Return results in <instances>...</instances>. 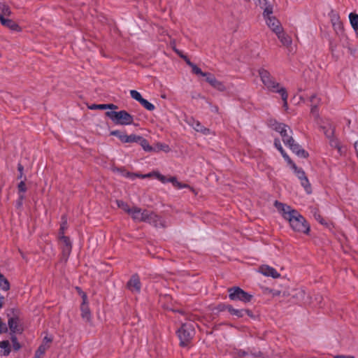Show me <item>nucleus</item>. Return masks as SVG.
<instances>
[{"label":"nucleus","mask_w":358,"mask_h":358,"mask_svg":"<svg viewBox=\"0 0 358 358\" xmlns=\"http://www.w3.org/2000/svg\"><path fill=\"white\" fill-rule=\"evenodd\" d=\"M274 206L281 214L282 217L287 220L291 228L296 232L308 234L310 231V225L296 210L291 206L278 201L274 202Z\"/></svg>","instance_id":"obj_1"},{"label":"nucleus","mask_w":358,"mask_h":358,"mask_svg":"<svg viewBox=\"0 0 358 358\" xmlns=\"http://www.w3.org/2000/svg\"><path fill=\"white\" fill-rule=\"evenodd\" d=\"M272 127L275 131L280 133L284 144L298 157L302 158L308 157V153L295 142L292 137V130L288 125L274 121Z\"/></svg>","instance_id":"obj_2"},{"label":"nucleus","mask_w":358,"mask_h":358,"mask_svg":"<svg viewBox=\"0 0 358 358\" xmlns=\"http://www.w3.org/2000/svg\"><path fill=\"white\" fill-rule=\"evenodd\" d=\"M176 334L180 340V346L183 348L188 346L195 334L194 324L191 322L182 324L176 331Z\"/></svg>","instance_id":"obj_3"},{"label":"nucleus","mask_w":358,"mask_h":358,"mask_svg":"<svg viewBox=\"0 0 358 358\" xmlns=\"http://www.w3.org/2000/svg\"><path fill=\"white\" fill-rule=\"evenodd\" d=\"M106 115L115 124L130 125L134 122V117L124 110L120 111H107Z\"/></svg>","instance_id":"obj_4"},{"label":"nucleus","mask_w":358,"mask_h":358,"mask_svg":"<svg viewBox=\"0 0 358 358\" xmlns=\"http://www.w3.org/2000/svg\"><path fill=\"white\" fill-rule=\"evenodd\" d=\"M258 73L264 85L269 91L278 93V90L281 87L280 85L275 80L271 73L264 68H260L258 70Z\"/></svg>","instance_id":"obj_5"},{"label":"nucleus","mask_w":358,"mask_h":358,"mask_svg":"<svg viewBox=\"0 0 358 358\" xmlns=\"http://www.w3.org/2000/svg\"><path fill=\"white\" fill-rule=\"evenodd\" d=\"M229 298L231 301H240L243 303L250 302L253 296L248 292H245L239 287H232L228 289Z\"/></svg>","instance_id":"obj_6"},{"label":"nucleus","mask_w":358,"mask_h":358,"mask_svg":"<svg viewBox=\"0 0 358 358\" xmlns=\"http://www.w3.org/2000/svg\"><path fill=\"white\" fill-rule=\"evenodd\" d=\"M143 222L149 223L155 227H166V222L162 217L152 211L147 210H145L144 219Z\"/></svg>","instance_id":"obj_7"},{"label":"nucleus","mask_w":358,"mask_h":358,"mask_svg":"<svg viewBox=\"0 0 358 358\" xmlns=\"http://www.w3.org/2000/svg\"><path fill=\"white\" fill-rule=\"evenodd\" d=\"M127 287L133 293L138 294L141 292V283L138 274H134L127 283Z\"/></svg>","instance_id":"obj_8"},{"label":"nucleus","mask_w":358,"mask_h":358,"mask_svg":"<svg viewBox=\"0 0 358 358\" xmlns=\"http://www.w3.org/2000/svg\"><path fill=\"white\" fill-rule=\"evenodd\" d=\"M8 325L12 334H22L23 331V327L17 316L10 317L8 320Z\"/></svg>","instance_id":"obj_9"},{"label":"nucleus","mask_w":358,"mask_h":358,"mask_svg":"<svg viewBox=\"0 0 358 358\" xmlns=\"http://www.w3.org/2000/svg\"><path fill=\"white\" fill-rule=\"evenodd\" d=\"M83 302L80 306L81 317L87 322H91V313L88 306L87 296L85 293L82 294Z\"/></svg>","instance_id":"obj_10"},{"label":"nucleus","mask_w":358,"mask_h":358,"mask_svg":"<svg viewBox=\"0 0 358 358\" xmlns=\"http://www.w3.org/2000/svg\"><path fill=\"white\" fill-rule=\"evenodd\" d=\"M59 238L61 243L62 255L64 257L67 258L71 252L72 243L69 237L64 235L60 236Z\"/></svg>","instance_id":"obj_11"},{"label":"nucleus","mask_w":358,"mask_h":358,"mask_svg":"<svg viewBox=\"0 0 358 358\" xmlns=\"http://www.w3.org/2000/svg\"><path fill=\"white\" fill-rule=\"evenodd\" d=\"M329 16L330 17V20L334 29L336 32L341 31L343 29V23L341 21L339 15L336 12L331 10L329 13Z\"/></svg>","instance_id":"obj_12"},{"label":"nucleus","mask_w":358,"mask_h":358,"mask_svg":"<svg viewBox=\"0 0 358 358\" xmlns=\"http://www.w3.org/2000/svg\"><path fill=\"white\" fill-rule=\"evenodd\" d=\"M206 82H208L213 87L217 90L220 92H224L226 90V87L224 83L217 80L214 75L210 73H208V76L206 78Z\"/></svg>","instance_id":"obj_13"},{"label":"nucleus","mask_w":358,"mask_h":358,"mask_svg":"<svg viewBox=\"0 0 358 358\" xmlns=\"http://www.w3.org/2000/svg\"><path fill=\"white\" fill-rule=\"evenodd\" d=\"M259 272L265 276L278 278L280 276V273L273 267L268 265H262L259 268Z\"/></svg>","instance_id":"obj_14"},{"label":"nucleus","mask_w":358,"mask_h":358,"mask_svg":"<svg viewBox=\"0 0 358 358\" xmlns=\"http://www.w3.org/2000/svg\"><path fill=\"white\" fill-rule=\"evenodd\" d=\"M0 22L3 26L10 29L11 31L20 32L22 30L20 27L13 20L6 19L4 17H2L1 15Z\"/></svg>","instance_id":"obj_15"},{"label":"nucleus","mask_w":358,"mask_h":358,"mask_svg":"<svg viewBox=\"0 0 358 358\" xmlns=\"http://www.w3.org/2000/svg\"><path fill=\"white\" fill-rule=\"evenodd\" d=\"M266 20V23L267 26L275 34L279 31L282 30V27L280 22V21L276 19L275 17H267Z\"/></svg>","instance_id":"obj_16"},{"label":"nucleus","mask_w":358,"mask_h":358,"mask_svg":"<svg viewBox=\"0 0 358 358\" xmlns=\"http://www.w3.org/2000/svg\"><path fill=\"white\" fill-rule=\"evenodd\" d=\"M129 214L131 215L134 220L143 222L144 219L145 210H142L141 208L134 206L131 208Z\"/></svg>","instance_id":"obj_17"},{"label":"nucleus","mask_w":358,"mask_h":358,"mask_svg":"<svg viewBox=\"0 0 358 358\" xmlns=\"http://www.w3.org/2000/svg\"><path fill=\"white\" fill-rule=\"evenodd\" d=\"M229 308V313L234 316L237 317L238 318L243 317L246 313L248 315L252 317V311L248 309H236L233 308L232 306L231 307H228Z\"/></svg>","instance_id":"obj_18"},{"label":"nucleus","mask_w":358,"mask_h":358,"mask_svg":"<svg viewBox=\"0 0 358 358\" xmlns=\"http://www.w3.org/2000/svg\"><path fill=\"white\" fill-rule=\"evenodd\" d=\"M275 34L283 45L286 47L291 45L292 42V38L289 36L284 32L283 29L282 31H278L275 33Z\"/></svg>","instance_id":"obj_19"},{"label":"nucleus","mask_w":358,"mask_h":358,"mask_svg":"<svg viewBox=\"0 0 358 358\" xmlns=\"http://www.w3.org/2000/svg\"><path fill=\"white\" fill-rule=\"evenodd\" d=\"M11 351L10 342L8 340L0 341V354L8 356Z\"/></svg>","instance_id":"obj_20"},{"label":"nucleus","mask_w":358,"mask_h":358,"mask_svg":"<svg viewBox=\"0 0 358 358\" xmlns=\"http://www.w3.org/2000/svg\"><path fill=\"white\" fill-rule=\"evenodd\" d=\"M321 129L327 138L334 136L335 127L332 124L327 123L325 125L321 126Z\"/></svg>","instance_id":"obj_21"},{"label":"nucleus","mask_w":358,"mask_h":358,"mask_svg":"<svg viewBox=\"0 0 358 358\" xmlns=\"http://www.w3.org/2000/svg\"><path fill=\"white\" fill-rule=\"evenodd\" d=\"M186 63L188 66H189L192 68V71L193 73H195L196 75L201 76L203 77H207L208 76L209 73H204L201 71L200 68H199L196 64L190 62L189 59H186Z\"/></svg>","instance_id":"obj_22"},{"label":"nucleus","mask_w":358,"mask_h":358,"mask_svg":"<svg viewBox=\"0 0 358 358\" xmlns=\"http://www.w3.org/2000/svg\"><path fill=\"white\" fill-rule=\"evenodd\" d=\"M193 129L197 132H200L203 135L207 136L211 134V131L209 129L205 127L199 120H197V122L195 123Z\"/></svg>","instance_id":"obj_23"},{"label":"nucleus","mask_w":358,"mask_h":358,"mask_svg":"<svg viewBox=\"0 0 358 358\" xmlns=\"http://www.w3.org/2000/svg\"><path fill=\"white\" fill-rule=\"evenodd\" d=\"M278 93L280 94L281 98L283 101V108L285 110L288 109V104H287V98H288V94L285 87H280V90H278Z\"/></svg>","instance_id":"obj_24"},{"label":"nucleus","mask_w":358,"mask_h":358,"mask_svg":"<svg viewBox=\"0 0 358 358\" xmlns=\"http://www.w3.org/2000/svg\"><path fill=\"white\" fill-rule=\"evenodd\" d=\"M49 348L50 345H46V344H41L35 352L34 358H42Z\"/></svg>","instance_id":"obj_25"},{"label":"nucleus","mask_w":358,"mask_h":358,"mask_svg":"<svg viewBox=\"0 0 358 358\" xmlns=\"http://www.w3.org/2000/svg\"><path fill=\"white\" fill-rule=\"evenodd\" d=\"M12 12L10 7L4 3L0 2V15L3 16H10Z\"/></svg>","instance_id":"obj_26"},{"label":"nucleus","mask_w":358,"mask_h":358,"mask_svg":"<svg viewBox=\"0 0 358 358\" xmlns=\"http://www.w3.org/2000/svg\"><path fill=\"white\" fill-rule=\"evenodd\" d=\"M329 141V145L331 147L338 150V152L342 154V147L340 145L338 140L334 136L331 138H328Z\"/></svg>","instance_id":"obj_27"},{"label":"nucleus","mask_w":358,"mask_h":358,"mask_svg":"<svg viewBox=\"0 0 358 358\" xmlns=\"http://www.w3.org/2000/svg\"><path fill=\"white\" fill-rule=\"evenodd\" d=\"M152 176H155V178L157 179H158L159 181H161L163 183H166V182H168V179H166V178L164 176L162 175L159 172H155V171H154L152 173H148L146 175H144V176H142V178H149V177H150Z\"/></svg>","instance_id":"obj_28"},{"label":"nucleus","mask_w":358,"mask_h":358,"mask_svg":"<svg viewBox=\"0 0 358 358\" xmlns=\"http://www.w3.org/2000/svg\"><path fill=\"white\" fill-rule=\"evenodd\" d=\"M244 358H263V353L261 351H252L250 349L246 350Z\"/></svg>","instance_id":"obj_29"},{"label":"nucleus","mask_w":358,"mask_h":358,"mask_svg":"<svg viewBox=\"0 0 358 358\" xmlns=\"http://www.w3.org/2000/svg\"><path fill=\"white\" fill-rule=\"evenodd\" d=\"M138 143L141 145V147L143 148V149L145 151L152 152L153 147L150 146L149 145L148 141L145 138H144L143 136H141V139H139Z\"/></svg>","instance_id":"obj_30"},{"label":"nucleus","mask_w":358,"mask_h":358,"mask_svg":"<svg viewBox=\"0 0 358 358\" xmlns=\"http://www.w3.org/2000/svg\"><path fill=\"white\" fill-rule=\"evenodd\" d=\"M350 24L352 28L355 30H358V15L356 13H351L349 15Z\"/></svg>","instance_id":"obj_31"},{"label":"nucleus","mask_w":358,"mask_h":358,"mask_svg":"<svg viewBox=\"0 0 358 358\" xmlns=\"http://www.w3.org/2000/svg\"><path fill=\"white\" fill-rule=\"evenodd\" d=\"M164 151L165 152H169L170 151V148L168 145L165 143H158L156 144L155 147L153 148L152 152H159Z\"/></svg>","instance_id":"obj_32"},{"label":"nucleus","mask_w":358,"mask_h":358,"mask_svg":"<svg viewBox=\"0 0 358 358\" xmlns=\"http://www.w3.org/2000/svg\"><path fill=\"white\" fill-rule=\"evenodd\" d=\"M301 186L304 188L306 192L308 194L312 193L311 185L307 177L300 180Z\"/></svg>","instance_id":"obj_33"},{"label":"nucleus","mask_w":358,"mask_h":358,"mask_svg":"<svg viewBox=\"0 0 358 358\" xmlns=\"http://www.w3.org/2000/svg\"><path fill=\"white\" fill-rule=\"evenodd\" d=\"M0 288L3 291H8L10 289L8 280L0 273Z\"/></svg>","instance_id":"obj_34"},{"label":"nucleus","mask_w":358,"mask_h":358,"mask_svg":"<svg viewBox=\"0 0 358 358\" xmlns=\"http://www.w3.org/2000/svg\"><path fill=\"white\" fill-rule=\"evenodd\" d=\"M124 142L123 143H137L138 142L139 139H141V136H138L136 134H131V135H127L125 134V137H124Z\"/></svg>","instance_id":"obj_35"},{"label":"nucleus","mask_w":358,"mask_h":358,"mask_svg":"<svg viewBox=\"0 0 358 358\" xmlns=\"http://www.w3.org/2000/svg\"><path fill=\"white\" fill-rule=\"evenodd\" d=\"M296 176V177L300 180H303L306 177V173L304 171L301 169L298 168L295 164H293V169H292Z\"/></svg>","instance_id":"obj_36"},{"label":"nucleus","mask_w":358,"mask_h":358,"mask_svg":"<svg viewBox=\"0 0 358 358\" xmlns=\"http://www.w3.org/2000/svg\"><path fill=\"white\" fill-rule=\"evenodd\" d=\"M67 227H68L67 218H66V215H63L62 217V223L60 224V229H59V237L60 236L64 235V231L67 229Z\"/></svg>","instance_id":"obj_37"},{"label":"nucleus","mask_w":358,"mask_h":358,"mask_svg":"<svg viewBox=\"0 0 358 358\" xmlns=\"http://www.w3.org/2000/svg\"><path fill=\"white\" fill-rule=\"evenodd\" d=\"M246 350L235 348L231 352V355L234 358H244Z\"/></svg>","instance_id":"obj_38"},{"label":"nucleus","mask_w":358,"mask_h":358,"mask_svg":"<svg viewBox=\"0 0 358 358\" xmlns=\"http://www.w3.org/2000/svg\"><path fill=\"white\" fill-rule=\"evenodd\" d=\"M117 205L120 208L122 209L124 212L127 213L128 214L129 213L131 208L129 206L127 203L121 200H117Z\"/></svg>","instance_id":"obj_39"},{"label":"nucleus","mask_w":358,"mask_h":358,"mask_svg":"<svg viewBox=\"0 0 358 358\" xmlns=\"http://www.w3.org/2000/svg\"><path fill=\"white\" fill-rule=\"evenodd\" d=\"M311 213H313L314 217L317 221H318L320 223L324 224H325L324 219L322 217L321 215L320 214V212L317 208H313L311 210Z\"/></svg>","instance_id":"obj_40"},{"label":"nucleus","mask_w":358,"mask_h":358,"mask_svg":"<svg viewBox=\"0 0 358 358\" xmlns=\"http://www.w3.org/2000/svg\"><path fill=\"white\" fill-rule=\"evenodd\" d=\"M140 103L149 111H152L155 109V105L145 99H143Z\"/></svg>","instance_id":"obj_41"},{"label":"nucleus","mask_w":358,"mask_h":358,"mask_svg":"<svg viewBox=\"0 0 358 358\" xmlns=\"http://www.w3.org/2000/svg\"><path fill=\"white\" fill-rule=\"evenodd\" d=\"M130 95L132 99H135L136 101H138L139 103H141L142 101V100L143 99V98L142 97L140 92H138V91L134 90H132L130 91Z\"/></svg>","instance_id":"obj_42"},{"label":"nucleus","mask_w":358,"mask_h":358,"mask_svg":"<svg viewBox=\"0 0 358 358\" xmlns=\"http://www.w3.org/2000/svg\"><path fill=\"white\" fill-rule=\"evenodd\" d=\"M11 341L13 343V348L15 351H18L21 348V345L17 341V338L15 334L11 336Z\"/></svg>","instance_id":"obj_43"},{"label":"nucleus","mask_w":358,"mask_h":358,"mask_svg":"<svg viewBox=\"0 0 358 358\" xmlns=\"http://www.w3.org/2000/svg\"><path fill=\"white\" fill-rule=\"evenodd\" d=\"M110 135L117 137L122 143L124 142V139L125 137V134L119 131V130H114L110 131Z\"/></svg>","instance_id":"obj_44"},{"label":"nucleus","mask_w":358,"mask_h":358,"mask_svg":"<svg viewBox=\"0 0 358 358\" xmlns=\"http://www.w3.org/2000/svg\"><path fill=\"white\" fill-rule=\"evenodd\" d=\"M310 113L315 118L319 117L318 104H311Z\"/></svg>","instance_id":"obj_45"},{"label":"nucleus","mask_w":358,"mask_h":358,"mask_svg":"<svg viewBox=\"0 0 358 358\" xmlns=\"http://www.w3.org/2000/svg\"><path fill=\"white\" fill-rule=\"evenodd\" d=\"M19 193H24L27 191V187L24 180H22L17 185Z\"/></svg>","instance_id":"obj_46"},{"label":"nucleus","mask_w":358,"mask_h":358,"mask_svg":"<svg viewBox=\"0 0 358 358\" xmlns=\"http://www.w3.org/2000/svg\"><path fill=\"white\" fill-rule=\"evenodd\" d=\"M273 13L272 8L266 7L263 13L264 17L266 20L267 17H272L271 14Z\"/></svg>","instance_id":"obj_47"},{"label":"nucleus","mask_w":358,"mask_h":358,"mask_svg":"<svg viewBox=\"0 0 358 358\" xmlns=\"http://www.w3.org/2000/svg\"><path fill=\"white\" fill-rule=\"evenodd\" d=\"M88 108L91 110H106V104H92Z\"/></svg>","instance_id":"obj_48"},{"label":"nucleus","mask_w":358,"mask_h":358,"mask_svg":"<svg viewBox=\"0 0 358 358\" xmlns=\"http://www.w3.org/2000/svg\"><path fill=\"white\" fill-rule=\"evenodd\" d=\"M228 307H231V305L220 303L217 305L216 309L220 312L224 311V310H227L229 312Z\"/></svg>","instance_id":"obj_49"},{"label":"nucleus","mask_w":358,"mask_h":358,"mask_svg":"<svg viewBox=\"0 0 358 358\" xmlns=\"http://www.w3.org/2000/svg\"><path fill=\"white\" fill-rule=\"evenodd\" d=\"M310 101L311 102V104H319L320 99L317 97L316 94H313L310 98Z\"/></svg>","instance_id":"obj_50"},{"label":"nucleus","mask_w":358,"mask_h":358,"mask_svg":"<svg viewBox=\"0 0 358 358\" xmlns=\"http://www.w3.org/2000/svg\"><path fill=\"white\" fill-rule=\"evenodd\" d=\"M274 146L276 148V149L280 152L282 150H283V148L280 143V141L278 138H275L274 140Z\"/></svg>","instance_id":"obj_51"},{"label":"nucleus","mask_w":358,"mask_h":358,"mask_svg":"<svg viewBox=\"0 0 358 358\" xmlns=\"http://www.w3.org/2000/svg\"><path fill=\"white\" fill-rule=\"evenodd\" d=\"M196 122L197 120H195L193 117H189L186 119V122L192 128Z\"/></svg>","instance_id":"obj_52"},{"label":"nucleus","mask_w":358,"mask_h":358,"mask_svg":"<svg viewBox=\"0 0 358 358\" xmlns=\"http://www.w3.org/2000/svg\"><path fill=\"white\" fill-rule=\"evenodd\" d=\"M52 341V338L50 336H45L43 339V342L41 344H46V345H50V343H51Z\"/></svg>","instance_id":"obj_53"},{"label":"nucleus","mask_w":358,"mask_h":358,"mask_svg":"<svg viewBox=\"0 0 358 358\" xmlns=\"http://www.w3.org/2000/svg\"><path fill=\"white\" fill-rule=\"evenodd\" d=\"M117 106L113 103H107L106 104V109L115 110L117 109Z\"/></svg>","instance_id":"obj_54"},{"label":"nucleus","mask_w":358,"mask_h":358,"mask_svg":"<svg viewBox=\"0 0 358 358\" xmlns=\"http://www.w3.org/2000/svg\"><path fill=\"white\" fill-rule=\"evenodd\" d=\"M112 171L115 173V172L120 173L122 175L124 176V170H123L122 169L113 167L112 169Z\"/></svg>","instance_id":"obj_55"},{"label":"nucleus","mask_w":358,"mask_h":358,"mask_svg":"<svg viewBox=\"0 0 358 358\" xmlns=\"http://www.w3.org/2000/svg\"><path fill=\"white\" fill-rule=\"evenodd\" d=\"M174 187H176L178 189H182V188H185V187H188V185L186 184H182L181 182L178 181V183L176 184Z\"/></svg>","instance_id":"obj_56"},{"label":"nucleus","mask_w":358,"mask_h":358,"mask_svg":"<svg viewBox=\"0 0 358 358\" xmlns=\"http://www.w3.org/2000/svg\"><path fill=\"white\" fill-rule=\"evenodd\" d=\"M285 160L292 166V169H293V164H294L292 160L290 159V157L287 155L285 156Z\"/></svg>","instance_id":"obj_57"},{"label":"nucleus","mask_w":358,"mask_h":358,"mask_svg":"<svg viewBox=\"0 0 358 358\" xmlns=\"http://www.w3.org/2000/svg\"><path fill=\"white\" fill-rule=\"evenodd\" d=\"M168 182H171L173 186L178 183L177 178L176 177H171L168 179Z\"/></svg>","instance_id":"obj_58"},{"label":"nucleus","mask_w":358,"mask_h":358,"mask_svg":"<svg viewBox=\"0 0 358 358\" xmlns=\"http://www.w3.org/2000/svg\"><path fill=\"white\" fill-rule=\"evenodd\" d=\"M24 198V196L23 194H20L19 196V200L17 201V206L20 207L22 205V201Z\"/></svg>","instance_id":"obj_59"},{"label":"nucleus","mask_w":358,"mask_h":358,"mask_svg":"<svg viewBox=\"0 0 358 358\" xmlns=\"http://www.w3.org/2000/svg\"><path fill=\"white\" fill-rule=\"evenodd\" d=\"M334 358H355V357L351 355H336Z\"/></svg>","instance_id":"obj_60"},{"label":"nucleus","mask_w":358,"mask_h":358,"mask_svg":"<svg viewBox=\"0 0 358 358\" xmlns=\"http://www.w3.org/2000/svg\"><path fill=\"white\" fill-rule=\"evenodd\" d=\"M17 170L20 173H23L24 167L21 164H17Z\"/></svg>","instance_id":"obj_61"},{"label":"nucleus","mask_w":358,"mask_h":358,"mask_svg":"<svg viewBox=\"0 0 358 358\" xmlns=\"http://www.w3.org/2000/svg\"><path fill=\"white\" fill-rule=\"evenodd\" d=\"M280 154L282 155V157L285 158V156L287 155V154L286 153V152L285 151V150H282L281 151H280Z\"/></svg>","instance_id":"obj_62"},{"label":"nucleus","mask_w":358,"mask_h":358,"mask_svg":"<svg viewBox=\"0 0 358 358\" xmlns=\"http://www.w3.org/2000/svg\"><path fill=\"white\" fill-rule=\"evenodd\" d=\"M3 300H4V298L3 296H1L0 297V308L2 307Z\"/></svg>","instance_id":"obj_63"},{"label":"nucleus","mask_w":358,"mask_h":358,"mask_svg":"<svg viewBox=\"0 0 358 358\" xmlns=\"http://www.w3.org/2000/svg\"><path fill=\"white\" fill-rule=\"evenodd\" d=\"M23 173H20L17 178L21 179L22 178Z\"/></svg>","instance_id":"obj_64"}]
</instances>
